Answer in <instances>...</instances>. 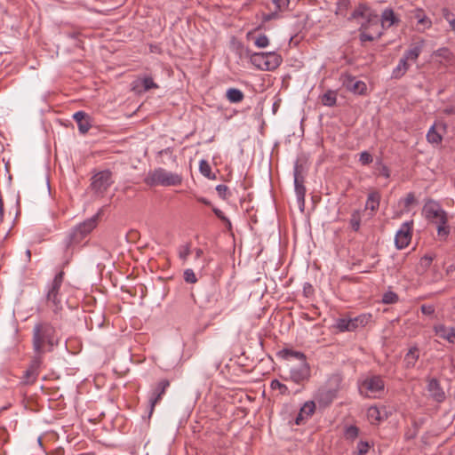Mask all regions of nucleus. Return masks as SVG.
I'll return each mask as SVG.
<instances>
[{
  "label": "nucleus",
  "instance_id": "nucleus-31",
  "mask_svg": "<svg viewBox=\"0 0 455 455\" xmlns=\"http://www.w3.org/2000/svg\"><path fill=\"white\" fill-rule=\"evenodd\" d=\"M380 202V196L378 192H371L368 195L365 209H370L371 212L378 210Z\"/></svg>",
  "mask_w": 455,
  "mask_h": 455
},
{
  "label": "nucleus",
  "instance_id": "nucleus-28",
  "mask_svg": "<svg viewBox=\"0 0 455 455\" xmlns=\"http://www.w3.org/2000/svg\"><path fill=\"white\" fill-rule=\"evenodd\" d=\"M417 204L413 193H409L404 198L400 199L399 206L403 212H410Z\"/></svg>",
  "mask_w": 455,
  "mask_h": 455
},
{
  "label": "nucleus",
  "instance_id": "nucleus-41",
  "mask_svg": "<svg viewBox=\"0 0 455 455\" xmlns=\"http://www.w3.org/2000/svg\"><path fill=\"white\" fill-rule=\"evenodd\" d=\"M199 170H200V172L207 177V178H211V173H212V168L209 164V163L206 161V160H201L200 163H199Z\"/></svg>",
  "mask_w": 455,
  "mask_h": 455
},
{
  "label": "nucleus",
  "instance_id": "nucleus-35",
  "mask_svg": "<svg viewBox=\"0 0 455 455\" xmlns=\"http://www.w3.org/2000/svg\"><path fill=\"white\" fill-rule=\"evenodd\" d=\"M361 219H362L361 212L359 210H355L351 213V217L349 220V225H350V228L355 232L359 231V229H360Z\"/></svg>",
  "mask_w": 455,
  "mask_h": 455
},
{
  "label": "nucleus",
  "instance_id": "nucleus-61",
  "mask_svg": "<svg viewBox=\"0 0 455 455\" xmlns=\"http://www.w3.org/2000/svg\"><path fill=\"white\" fill-rule=\"evenodd\" d=\"M251 32H249V33L247 34V37L251 36Z\"/></svg>",
  "mask_w": 455,
  "mask_h": 455
},
{
  "label": "nucleus",
  "instance_id": "nucleus-5",
  "mask_svg": "<svg viewBox=\"0 0 455 455\" xmlns=\"http://www.w3.org/2000/svg\"><path fill=\"white\" fill-rule=\"evenodd\" d=\"M113 183L112 172L109 170H103L92 175L90 189L95 196L103 197Z\"/></svg>",
  "mask_w": 455,
  "mask_h": 455
},
{
  "label": "nucleus",
  "instance_id": "nucleus-50",
  "mask_svg": "<svg viewBox=\"0 0 455 455\" xmlns=\"http://www.w3.org/2000/svg\"><path fill=\"white\" fill-rule=\"evenodd\" d=\"M368 8H366L365 6L363 5H360L358 8H356L353 13H352V17L354 19H356V18H359V17H365L367 16V12H368Z\"/></svg>",
  "mask_w": 455,
  "mask_h": 455
},
{
  "label": "nucleus",
  "instance_id": "nucleus-54",
  "mask_svg": "<svg viewBox=\"0 0 455 455\" xmlns=\"http://www.w3.org/2000/svg\"><path fill=\"white\" fill-rule=\"evenodd\" d=\"M197 200L205 205H211V202L204 197H198Z\"/></svg>",
  "mask_w": 455,
  "mask_h": 455
},
{
  "label": "nucleus",
  "instance_id": "nucleus-46",
  "mask_svg": "<svg viewBox=\"0 0 455 455\" xmlns=\"http://www.w3.org/2000/svg\"><path fill=\"white\" fill-rule=\"evenodd\" d=\"M184 280L188 283H196L197 282V278L191 268H188L184 271L183 274Z\"/></svg>",
  "mask_w": 455,
  "mask_h": 455
},
{
  "label": "nucleus",
  "instance_id": "nucleus-32",
  "mask_svg": "<svg viewBox=\"0 0 455 455\" xmlns=\"http://www.w3.org/2000/svg\"><path fill=\"white\" fill-rule=\"evenodd\" d=\"M226 97L231 103H239L243 100L244 94L239 89L229 88L226 92Z\"/></svg>",
  "mask_w": 455,
  "mask_h": 455
},
{
  "label": "nucleus",
  "instance_id": "nucleus-17",
  "mask_svg": "<svg viewBox=\"0 0 455 455\" xmlns=\"http://www.w3.org/2000/svg\"><path fill=\"white\" fill-rule=\"evenodd\" d=\"M381 27L383 29H387L393 25H397L400 22L399 18L395 15L391 8L385 9L381 13Z\"/></svg>",
  "mask_w": 455,
  "mask_h": 455
},
{
  "label": "nucleus",
  "instance_id": "nucleus-30",
  "mask_svg": "<svg viewBox=\"0 0 455 455\" xmlns=\"http://www.w3.org/2000/svg\"><path fill=\"white\" fill-rule=\"evenodd\" d=\"M409 68V61L403 57L400 60L398 65L393 69L392 72V77L395 79L401 78L408 70Z\"/></svg>",
  "mask_w": 455,
  "mask_h": 455
},
{
  "label": "nucleus",
  "instance_id": "nucleus-8",
  "mask_svg": "<svg viewBox=\"0 0 455 455\" xmlns=\"http://www.w3.org/2000/svg\"><path fill=\"white\" fill-rule=\"evenodd\" d=\"M290 377L289 379L296 384H302L307 381L311 376V369L307 362H299L298 364L288 363Z\"/></svg>",
  "mask_w": 455,
  "mask_h": 455
},
{
  "label": "nucleus",
  "instance_id": "nucleus-56",
  "mask_svg": "<svg viewBox=\"0 0 455 455\" xmlns=\"http://www.w3.org/2000/svg\"><path fill=\"white\" fill-rule=\"evenodd\" d=\"M420 309L423 314H427V305H421Z\"/></svg>",
  "mask_w": 455,
  "mask_h": 455
},
{
  "label": "nucleus",
  "instance_id": "nucleus-7",
  "mask_svg": "<svg viewBox=\"0 0 455 455\" xmlns=\"http://www.w3.org/2000/svg\"><path fill=\"white\" fill-rule=\"evenodd\" d=\"M371 320V314H362L354 318L341 317L335 321L333 327L340 332L354 331L359 327H364Z\"/></svg>",
  "mask_w": 455,
  "mask_h": 455
},
{
  "label": "nucleus",
  "instance_id": "nucleus-60",
  "mask_svg": "<svg viewBox=\"0 0 455 455\" xmlns=\"http://www.w3.org/2000/svg\"><path fill=\"white\" fill-rule=\"evenodd\" d=\"M423 259H427V256L426 255L421 257V260H423Z\"/></svg>",
  "mask_w": 455,
  "mask_h": 455
},
{
  "label": "nucleus",
  "instance_id": "nucleus-14",
  "mask_svg": "<svg viewBox=\"0 0 455 455\" xmlns=\"http://www.w3.org/2000/svg\"><path fill=\"white\" fill-rule=\"evenodd\" d=\"M428 398H432L436 403H442L446 398L443 387L435 378L428 380Z\"/></svg>",
  "mask_w": 455,
  "mask_h": 455
},
{
  "label": "nucleus",
  "instance_id": "nucleus-15",
  "mask_svg": "<svg viewBox=\"0 0 455 455\" xmlns=\"http://www.w3.org/2000/svg\"><path fill=\"white\" fill-rule=\"evenodd\" d=\"M294 185L298 203L303 208L305 205L306 188L304 186V179L299 172L298 166L294 170Z\"/></svg>",
  "mask_w": 455,
  "mask_h": 455
},
{
  "label": "nucleus",
  "instance_id": "nucleus-11",
  "mask_svg": "<svg viewBox=\"0 0 455 455\" xmlns=\"http://www.w3.org/2000/svg\"><path fill=\"white\" fill-rule=\"evenodd\" d=\"M42 356L39 355H35V356L32 358L28 368L24 372L23 376V382L26 385H32L36 382L38 375H39V369L42 363Z\"/></svg>",
  "mask_w": 455,
  "mask_h": 455
},
{
  "label": "nucleus",
  "instance_id": "nucleus-57",
  "mask_svg": "<svg viewBox=\"0 0 455 455\" xmlns=\"http://www.w3.org/2000/svg\"><path fill=\"white\" fill-rule=\"evenodd\" d=\"M434 313V308H432L430 306H428V311H427V314H428V316Z\"/></svg>",
  "mask_w": 455,
  "mask_h": 455
},
{
  "label": "nucleus",
  "instance_id": "nucleus-34",
  "mask_svg": "<svg viewBox=\"0 0 455 455\" xmlns=\"http://www.w3.org/2000/svg\"><path fill=\"white\" fill-rule=\"evenodd\" d=\"M409 18L411 20H416L418 24H423L427 16L423 9L415 8L409 12Z\"/></svg>",
  "mask_w": 455,
  "mask_h": 455
},
{
  "label": "nucleus",
  "instance_id": "nucleus-55",
  "mask_svg": "<svg viewBox=\"0 0 455 455\" xmlns=\"http://www.w3.org/2000/svg\"><path fill=\"white\" fill-rule=\"evenodd\" d=\"M451 29L455 32V19L449 21Z\"/></svg>",
  "mask_w": 455,
  "mask_h": 455
},
{
  "label": "nucleus",
  "instance_id": "nucleus-9",
  "mask_svg": "<svg viewBox=\"0 0 455 455\" xmlns=\"http://www.w3.org/2000/svg\"><path fill=\"white\" fill-rule=\"evenodd\" d=\"M360 390L369 397H377L384 390V381L379 376L368 378L361 384Z\"/></svg>",
  "mask_w": 455,
  "mask_h": 455
},
{
  "label": "nucleus",
  "instance_id": "nucleus-12",
  "mask_svg": "<svg viewBox=\"0 0 455 455\" xmlns=\"http://www.w3.org/2000/svg\"><path fill=\"white\" fill-rule=\"evenodd\" d=\"M169 386L170 382L167 379H162L157 383L149 398V417L152 415L156 405L162 399V396L164 395L166 388Z\"/></svg>",
  "mask_w": 455,
  "mask_h": 455
},
{
  "label": "nucleus",
  "instance_id": "nucleus-25",
  "mask_svg": "<svg viewBox=\"0 0 455 455\" xmlns=\"http://www.w3.org/2000/svg\"><path fill=\"white\" fill-rule=\"evenodd\" d=\"M266 52H254L250 55L251 62L261 70H267V66L266 65Z\"/></svg>",
  "mask_w": 455,
  "mask_h": 455
},
{
  "label": "nucleus",
  "instance_id": "nucleus-1",
  "mask_svg": "<svg viewBox=\"0 0 455 455\" xmlns=\"http://www.w3.org/2000/svg\"><path fill=\"white\" fill-rule=\"evenodd\" d=\"M60 337L56 328L49 322L36 323L32 331V346L35 354L43 355L59 345Z\"/></svg>",
  "mask_w": 455,
  "mask_h": 455
},
{
  "label": "nucleus",
  "instance_id": "nucleus-39",
  "mask_svg": "<svg viewBox=\"0 0 455 455\" xmlns=\"http://www.w3.org/2000/svg\"><path fill=\"white\" fill-rule=\"evenodd\" d=\"M359 428L355 426H348L345 429V437L349 440H354L358 436Z\"/></svg>",
  "mask_w": 455,
  "mask_h": 455
},
{
  "label": "nucleus",
  "instance_id": "nucleus-58",
  "mask_svg": "<svg viewBox=\"0 0 455 455\" xmlns=\"http://www.w3.org/2000/svg\"><path fill=\"white\" fill-rule=\"evenodd\" d=\"M27 255L28 258H30V251L29 250L27 251Z\"/></svg>",
  "mask_w": 455,
  "mask_h": 455
},
{
  "label": "nucleus",
  "instance_id": "nucleus-48",
  "mask_svg": "<svg viewBox=\"0 0 455 455\" xmlns=\"http://www.w3.org/2000/svg\"><path fill=\"white\" fill-rule=\"evenodd\" d=\"M212 212H214V214L220 219L223 222L226 223V225L228 226V228H231V222L230 220L224 215L223 212L220 211V209L216 208V207H213L212 208Z\"/></svg>",
  "mask_w": 455,
  "mask_h": 455
},
{
  "label": "nucleus",
  "instance_id": "nucleus-10",
  "mask_svg": "<svg viewBox=\"0 0 455 455\" xmlns=\"http://www.w3.org/2000/svg\"><path fill=\"white\" fill-rule=\"evenodd\" d=\"M64 279V272L60 271L54 277L52 286L47 293V299L48 301H51L54 306L55 309L54 311L57 312L59 309L61 308L60 305V299L59 296V291L61 287V284L63 283Z\"/></svg>",
  "mask_w": 455,
  "mask_h": 455
},
{
  "label": "nucleus",
  "instance_id": "nucleus-18",
  "mask_svg": "<svg viewBox=\"0 0 455 455\" xmlns=\"http://www.w3.org/2000/svg\"><path fill=\"white\" fill-rule=\"evenodd\" d=\"M387 417L385 408L371 406L367 410V418L371 424H379Z\"/></svg>",
  "mask_w": 455,
  "mask_h": 455
},
{
  "label": "nucleus",
  "instance_id": "nucleus-13",
  "mask_svg": "<svg viewBox=\"0 0 455 455\" xmlns=\"http://www.w3.org/2000/svg\"><path fill=\"white\" fill-rule=\"evenodd\" d=\"M411 238V227L408 222L403 223L396 232L395 243L397 249L401 250L408 246Z\"/></svg>",
  "mask_w": 455,
  "mask_h": 455
},
{
  "label": "nucleus",
  "instance_id": "nucleus-29",
  "mask_svg": "<svg viewBox=\"0 0 455 455\" xmlns=\"http://www.w3.org/2000/svg\"><path fill=\"white\" fill-rule=\"evenodd\" d=\"M315 410V403L313 401L307 402L300 409L299 416L296 418V424H299L300 420L303 419L304 416L309 417L311 416Z\"/></svg>",
  "mask_w": 455,
  "mask_h": 455
},
{
  "label": "nucleus",
  "instance_id": "nucleus-52",
  "mask_svg": "<svg viewBox=\"0 0 455 455\" xmlns=\"http://www.w3.org/2000/svg\"><path fill=\"white\" fill-rule=\"evenodd\" d=\"M303 292L306 297H311L314 293V288L309 283H305L303 285Z\"/></svg>",
  "mask_w": 455,
  "mask_h": 455
},
{
  "label": "nucleus",
  "instance_id": "nucleus-36",
  "mask_svg": "<svg viewBox=\"0 0 455 455\" xmlns=\"http://www.w3.org/2000/svg\"><path fill=\"white\" fill-rule=\"evenodd\" d=\"M337 94L334 91H327L322 96V103L327 107H333L336 104Z\"/></svg>",
  "mask_w": 455,
  "mask_h": 455
},
{
  "label": "nucleus",
  "instance_id": "nucleus-23",
  "mask_svg": "<svg viewBox=\"0 0 455 455\" xmlns=\"http://www.w3.org/2000/svg\"><path fill=\"white\" fill-rule=\"evenodd\" d=\"M445 130L443 124H435L428 129V142L438 144L442 141V131Z\"/></svg>",
  "mask_w": 455,
  "mask_h": 455
},
{
  "label": "nucleus",
  "instance_id": "nucleus-21",
  "mask_svg": "<svg viewBox=\"0 0 455 455\" xmlns=\"http://www.w3.org/2000/svg\"><path fill=\"white\" fill-rule=\"evenodd\" d=\"M278 355L290 363L291 359H296L299 362H307V357L304 353L289 348L280 350Z\"/></svg>",
  "mask_w": 455,
  "mask_h": 455
},
{
  "label": "nucleus",
  "instance_id": "nucleus-16",
  "mask_svg": "<svg viewBox=\"0 0 455 455\" xmlns=\"http://www.w3.org/2000/svg\"><path fill=\"white\" fill-rule=\"evenodd\" d=\"M451 60V53L447 48L439 49L436 52H434L430 59L428 60V63L434 67L438 64L446 66Z\"/></svg>",
  "mask_w": 455,
  "mask_h": 455
},
{
  "label": "nucleus",
  "instance_id": "nucleus-4",
  "mask_svg": "<svg viewBox=\"0 0 455 455\" xmlns=\"http://www.w3.org/2000/svg\"><path fill=\"white\" fill-rule=\"evenodd\" d=\"M340 382L341 379L339 375H332L323 386L319 387L315 395V400L320 406L326 407L332 403L337 396Z\"/></svg>",
  "mask_w": 455,
  "mask_h": 455
},
{
  "label": "nucleus",
  "instance_id": "nucleus-24",
  "mask_svg": "<svg viewBox=\"0 0 455 455\" xmlns=\"http://www.w3.org/2000/svg\"><path fill=\"white\" fill-rule=\"evenodd\" d=\"M424 46V42L421 41L419 44H414L410 46V48L405 52L403 57L409 62H415L421 53Z\"/></svg>",
  "mask_w": 455,
  "mask_h": 455
},
{
  "label": "nucleus",
  "instance_id": "nucleus-40",
  "mask_svg": "<svg viewBox=\"0 0 455 455\" xmlns=\"http://www.w3.org/2000/svg\"><path fill=\"white\" fill-rule=\"evenodd\" d=\"M254 44L259 48H265L269 44V39L266 35L260 34L254 38Z\"/></svg>",
  "mask_w": 455,
  "mask_h": 455
},
{
  "label": "nucleus",
  "instance_id": "nucleus-38",
  "mask_svg": "<svg viewBox=\"0 0 455 455\" xmlns=\"http://www.w3.org/2000/svg\"><path fill=\"white\" fill-rule=\"evenodd\" d=\"M270 387L273 390H279L281 395H287L289 393L288 387L277 379H273L271 381Z\"/></svg>",
  "mask_w": 455,
  "mask_h": 455
},
{
  "label": "nucleus",
  "instance_id": "nucleus-42",
  "mask_svg": "<svg viewBox=\"0 0 455 455\" xmlns=\"http://www.w3.org/2000/svg\"><path fill=\"white\" fill-rule=\"evenodd\" d=\"M381 35H382L381 31L376 32L375 35H373L371 33H368L366 31H363L360 35V39L362 42L373 41L374 39L379 38L381 36Z\"/></svg>",
  "mask_w": 455,
  "mask_h": 455
},
{
  "label": "nucleus",
  "instance_id": "nucleus-47",
  "mask_svg": "<svg viewBox=\"0 0 455 455\" xmlns=\"http://www.w3.org/2000/svg\"><path fill=\"white\" fill-rule=\"evenodd\" d=\"M272 2L278 12L286 11L290 4V0H272Z\"/></svg>",
  "mask_w": 455,
  "mask_h": 455
},
{
  "label": "nucleus",
  "instance_id": "nucleus-2",
  "mask_svg": "<svg viewBox=\"0 0 455 455\" xmlns=\"http://www.w3.org/2000/svg\"><path fill=\"white\" fill-rule=\"evenodd\" d=\"M145 182L149 186H179L182 182V177L164 168H156L148 172Z\"/></svg>",
  "mask_w": 455,
  "mask_h": 455
},
{
  "label": "nucleus",
  "instance_id": "nucleus-45",
  "mask_svg": "<svg viewBox=\"0 0 455 455\" xmlns=\"http://www.w3.org/2000/svg\"><path fill=\"white\" fill-rule=\"evenodd\" d=\"M376 165L379 175L385 177L386 179L390 177V170L381 161L376 163Z\"/></svg>",
  "mask_w": 455,
  "mask_h": 455
},
{
  "label": "nucleus",
  "instance_id": "nucleus-37",
  "mask_svg": "<svg viewBox=\"0 0 455 455\" xmlns=\"http://www.w3.org/2000/svg\"><path fill=\"white\" fill-rule=\"evenodd\" d=\"M190 253H191V246H190L189 243L180 245L179 247V257L183 262L187 261Z\"/></svg>",
  "mask_w": 455,
  "mask_h": 455
},
{
  "label": "nucleus",
  "instance_id": "nucleus-19",
  "mask_svg": "<svg viewBox=\"0 0 455 455\" xmlns=\"http://www.w3.org/2000/svg\"><path fill=\"white\" fill-rule=\"evenodd\" d=\"M74 120L76 122L81 133H86L91 128L90 117L84 111L76 112L73 115Z\"/></svg>",
  "mask_w": 455,
  "mask_h": 455
},
{
  "label": "nucleus",
  "instance_id": "nucleus-27",
  "mask_svg": "<svg viewBox=\"0 0 455 455\" xmlns=\"http://www.w3.org/2000/svg\"><path fill=\"white\" fill-rule=\"evenodd\" d=\"M266 65L267 66V70H274L280 66L282 63V58L279 54L275 52H266Z\"/></svg>",
  "mask_w": 455,
  "mask_h": 455
},
{
  "label": "nucleus",
  "instance_id": "nucleus-26",
  "mask_svg": "<svg viewBox=\"0 0 455 455\" xmlns=\"http://www.w3.org/2000/svg\"><path fill=\"white\" fill-rule=\"evenodd\" d=\"M135 83H136V84L134 86V89L141 86L143 92H147L151 89L158 88V85L154 82V80L151 76H144L140 79H138ZM139 92H140L141 90H139Z\"/></svg>",
  "mask_w": 455,
  "mask_h": 455
},
{
  "label": "nucleus",
  "instance_id": "nucleus-51",
  "mask_svg": "<svg viewBox=\"0 0 455 455\" xmlns=\"http://www.w3.org/2000/svg\"><path fill=\"white\" fill-rule=\"evenodd\" d=\"M370 445L367 442L361 441L357 444V455H365L369 451Z\"/></svg>",
  "mask_w": 455,
  "mask_h": 455
},
{
  "label": "nucleus",
  "instance_id": "nucleus-6",
  "mask_svg": "<svg viewBox=\"0 0 455 455\" xmlns=\"http://www.w3.org/2000/svg\"><path fill=\"white\" fill-rule=\"evenodd\" d=\"M99 214L84 220L77 225L69 234L68 245L79 243L88 234H90L98 224Z\"/></svg>",
  "mask_w": 455,
  "mask_h": 455
},
{
  "label": "nucleus",
  "instance_id": "nucleus-33",
  "mask_svg": "<svg viewBox=\"0 0 455 455\" xmlns=\"http://www.w3.org/2000/svg\"><path fill=\"white\" fill-rule=\"evenodd\" d=\"M419 349L416 347L410 348L408 353L405 355L404 363L406 367H413L419 359Z\"/></svg>",
  "mask_w": 455,
  "mask_h": 455
},
{
  "label": "nucleus",
  "instance_id": "nucleus-20",
  "mask_svg": "<svg viewBox=\"0 0 455 455\" xmlns=\"http://www.w3.org/2000/svg\"><path fill=\"white\" fill-rule=\"evenodd\" d=\"M435 335L438 338L447 340L451 344H455V329H447L443 325L434 326Z\"/></svg>",
  "mask_w": 455,
  "mask_h": 455
},
{
  "label": "nucleus",
  "instance_id": "nucleus-3",
  "mask_svg": "<svg viewBox=\"0 0 455 455\" xmlns=\"http://www.w3.org/2000/svg\"><path fill=\"white\" fill-rule=\"evenodd\" d=\"M428 221L436 226L437 235L441 239L449 235L450 227L447 225L448 216L446 212L438 203L431 200H428Z\"/></svg>",
  "mask_w": 455,
  "mask_h": 455
},
{
  "label": "nucleus",
  "instance_id": "nucleus-44",
  "mask_svg": "<svg viewBox=\"0 0 455 455\" xmlns=\"http://www.w3.org/2000/svg\"><path fill=\"white\" fill-rule=\"evenodd\" d=\"M398 300V296L393 291H387L384 293L382 297V302L385 304H393Z\"/></svg>",
  "mask_w": 455,
  "mask_h": 455
},
{
  "label": "nucleus",
  "instance_id": "nucleus-22",
  "mask_svg": "<svg viewBox=\"0 0 455 455\" xmlns=\"http://www.w3.org/2000/svg\"><path fill=\"white\" fill-rule=\"evenodd\" d=\"M345 85L347 90L357 94H362L366 90V84L363 81L356 80L355 77H347L345 81Z\"/></svg>",
  "mask_w": 455,
  "mask_h": 455
},
{
  "label": "nucleus",
  "instance_id": "nucleus-43",
  "mask_svg": "<svg viewBox=\"0 0 455 455\" xmlns=\"http://www.w3.org/2000/svg\"><path fill=\"white\" fill-rule=\"evenodd\" d=\"M216 191H217L218 195L220 196V197H221L222 199H228L231 196L229 188L226 185H223V184L218 185L216 187Z\"/></svg>",
  "mask_w": 455,
  "mask_h": 455
},
{
  "label": "nucleus",
  "instance_id": "nucleus-53",
  "mask_svg": "<svg viewBox=\"0 0 455 455\" xmlns=\"http://www.w3.org/2000/svg\"><path fill=\"white\" fill-rule=\"evenodd\" d=\"M203 254H204V251L201 248H196L195 250V255H196V259L201 258L203 256Z\"/></svg>",
  "mask_w": 455,
  "mask_h": 455
},
{
  "label": "nucleus",
  "instance_id": "nucleus-49",
  "mask_svg": "<svg viewBox=\"0 0 455 455\" xmlns=\"http://www.w3.org/2000/svg\"><path fill=\"white\" fill-rule=\"evenodd\" d=\"M359 161L363 165H367L373 161V158H372V156L369 152L363 151L360 154Z\"/></svg>",
  "mask_w": 455,
  "mask_h": 455
},
{
  "label": "nucleus",
  "instance_id": "nucleus-62",
  "mask_svg": "<svg viewBox=\"0 0 455 455\" xmlns=\"http://www.w3.org/2000/svg\"><path fill=\"white\" fill-rule=\"evenodd\" d=\"M342 1H343V3H345V4H347V0H342Z\"/></svg>",
  "mask_w": 455,
  "mask_h": 455
},
{
  "label": "nucleus",
  "instance_id": "nucleus-59",
  "mask_svg": "<svg viewBox=\"0 0 455 455\" xmlns=\"http://www.w3.org/2000/svg\"><path fill=\"white\" fill-rule=\"evenodd\" d=\"M427 260H428V263H429L430 261H432V258L428 256Z\"/></svg>",
  "mask_w": 455,
  "mask_h": 455
}]
</instances>
